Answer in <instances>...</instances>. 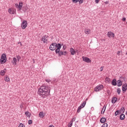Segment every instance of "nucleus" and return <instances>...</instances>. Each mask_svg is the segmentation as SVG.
Here are the masks:
<instances>
[{
    "label": "nucleus",
    "instance_id": "f257e3e1",
    "mask_svg": "<svg viewBox=\"0 0 127 127\" xmlns=\"http://www.w3.org/2000/svg\"><path fill=\"white\" fill-rule=\"evenodd\" d=\"M47 93H50V87L44 85L40 87L39 89V94L40 96H42L43 98H45Z\"/></svg>",
    "mask_w": 127,
    "mask_h": 127
},
{
    "label": "nucleus",
    "instance_id": "f03ea898",
    "mask_svg": "<svg viewBox=\"0 0 127 127\" xmlns=\"http://www.w3.org/2000/svg\"><path fill=\"white\" fill-rule=\"evenodd\" d=\"M6 62V55L5 54H2L1 56L0 63L1 64H4Z\"/></svg>",
    "mask_w": 127,
    "mask_h": 127
},
{
    "label": "nucleus",
    "instance_id": "7ed1b4c3",
    "mask_svg": "<svg viewBox=\"0 0 127 127\" xmlns=\"http://www.w3.org/2000/svg\"><path fill=\"white\" fill-rule=\"evenodd\" d=\"M86 103H87L86 101H83V103H81V105L78 107L77 109V113H80V112H81V109H83V108L86 106Z\"/></svg>",
    "mask_w": 127,
    "mask_h": 127
},
{
    "label": "nucleus",
    "instance_id": "20e7f679",
    "mask_svg": "<svg viewBox=\"0 0 127 127\" xmlns=\"http://www.w3.org/2000/svg\"><path fill=\"white\" fill-rule=\"evenodd\" d=\"M62 46L61 45V44H57V43H56V48H57V49H56L55 50L56 53L57 54L58 52H59V51H60V49H61Z\"/></svg>",
    "mask_w": 127,
    "mask_h": 127
},
{
    "label": "nucleus",
    "instance_id": "39448f33",
    "mask_svg": "<svg viewBox=\"0 0 127 127\" xmlns=\"http://www.w3.org/2000/svg\"><path fill=\"white\" fill-rule=\"evenodd\" d=\"M103 88H104V85H100L99 86H96L94 88V91L95 92H99V91H101V90H102V89H103Z\"/></svg>",
    "mask_w": 127,
    "mask_h": 127
},
{
    "label": "nucleus",
    "instance_id": "423d86ee",
    "mask_svg": "<svg viewBox=\"0 0 127 127\" xmlns=\"http://www.w3.org/2000/svg\"><path fill=\"white\" fill-rule=\"evenodd\" d=\"M50 49L52 51H53L56 49V43H53L50 46Z\"/></svg>",
    "mask_w": 127,
    "mask_h": 127
},
{
    "label": "nucleus",
    "instance_id": "0eeeda50",
    "mask_svg": "<svg viewBox=\"0 0 127 127\" xmlns=\"http://www.w3.org/2000/svg\"><path fill=\"white\" fill-rule=\"evenodd\" d=\"M26 26H27V21L23 20L21 24L22 29H25V28H26Z\"/></svg>",
    "mask_w": 127,
    "mask_h": 127
},
{
    "label": "nucleus",
    "instance_id": "6e6552de",
    "mask_svg": "<svg viewBox=\"0 0 127 127\" xmlns=\"http://www.w3.org/2000/svg\"><path fill=\"white\" fill-rule=\"evenodd\" d=\"M22 4H23L22 2L21 3L19 2V4L17 3H16L15 5L17 8H19V10H21V9H22Z\"/></svg>",
    "mask_w": 127,
    "mask_h": 127
},
{
    "label": "nucleus",
    "instance_id": "1a4fd4ad",
    "mask_svg": "<svg viewBox=\"0 0 127 127\" xmlns=\"http://www.w3.org/2000/svg\"><path fill=\"white\" fill-rule=\"evenodd\" d=\"M83 61L85 62H86V63H91V60L89 59V58H87L86 57H82Z\"/></svg>",
    "mask_w": 127,
    "mask_h": 127
},
{
    "label": "nucleus",
    "instance_id": "9d476101",
    "mask_svg": "<svg viewBox=\"0 0 127 127\" xmlns=\"http://www.w3.org/2000/svg\"><path fill=\"white\" fill-rule=\"evenodd\" d=\"M127 84L125 83L122 86V91H123V93L127 92Z\"/></svg>",
    "mask_w": 127,
    "mask_h": 127
},
{
    "label": "nucleus",
    "instance_id": "9b49d317",
    "mask_svg": "<svg viewBox=\"0 0 127 127\" xmlns=\"http://www.w3.org/2000/svg\"><path fill=\"white\" fill-rule=\"evenodd\" d=\"M107 35L108 36V37H110V38H111V37L112 38L115 37V34L112 32H108Z\"/></svg>",
    "mask_w": 127,
    "mask_h": 127
},
{
    "label": "nucleus",
    "instance_id": "f8f14e48",
    "mask_svg": "<svg viewBox=\"0 0 127 127\" xmlns=\"http://www.w3.org/2000/svg\"><path fill=\"white\" fill-rule=\"evenodd\" d=\"M57 53H58L60 56H61L62 55H66V54H67V52L65 51L63 52V51H59V52H57Z\"/></svg>",
    "mask_w": 127,
    "mask_h": 127
},
{
    "label": "nucleus",
    "instance_id": "ddd939ff",
    "mask_svg": "<svg viewBox=\"0 0 127 127\" xmlns=\"http://www.w3.org/2000/svg\"><path fill=\"white\" fill-rule=\"evenodd\" d=\"M42 41H43V43H47V37H46V35L43 36Z\"/></svg>",
    "mask_w": 127,
    "mask_h": 127
},
{
    "label": "nucleus",
    "instance_id": "4468645a",
    "mask_svg": "<svg viewBox=\"0 0 127 127\" xmlns=\"http://www.w3.org/2000/svg\"><path fill=\"white\" fill-rule=\"evenodd\" d=\"M70 52L71 53V55H75V54H76V51L74 50L73 48H71L70 49Z\"/></svg>",
    "mask_w": 127,
    "mask_h": 127
},
{
    "label": "nucleus",
    "instance_id": "2eb2a0df",
    "mask_svg": "<svg viewBox=\"0 0 127 127\" xmlns=\"http://www.w3.org/2000/svg\"><path fill=\"white\" fill-rule=\"evenodd\" d=\"M84 32L85 34H90V33H91V29L85 28L84 29Z\"/></svg>",
    "mask_w": 127,
    "mask_h": 127
},
{
    "label": "nucleus",
    "instance_id": "dca6fc26",
    "mask_svg": "<svg viewBox=\"0 0 127 127\" xmlns=\"http://www.w3.org/2000/svg\"><path fill=\"white\" fill-rule=\"evenodd\" d=\"M5 73H6V69L4 68V70H1L0 74L1 76H4Z\"/></svg>",
    "mask_w": 127,
    "mask_h": 127
},
{
    "label": "nucleus",
    "instance_id": "f3484780",
    "mask_svg": "<svg viewBox=\"0 0 127 127\" xmlns=\"http://www.w3.org/2000/svg\"><path fill=\"white\" fill-rule=\"evenodd\" d=\"M117 101H118V98L114 97L112 98L111 102H112V104H115L117 102Z\"/></svg>",
    "mask_w": 127,
    "mask_h": 127
},
{
    "label": "nucleus",
    "instance_id": "a211bd4d",
    "mask_svg": "<svg viewBox=\"0 0 127 127\" xmlns=\"http://www.w3.org/2000/svg\"><path fill=\"white\" fill-rule=\"evenodd\" d=\"M106 121H107V119H106L105 118H102L100 119V122L101 124H105V123H106Z\"/></svg>",
    "mask_w": 127,
    "mask_h": 127
},
{
    "label": "nucleus",
    "instance_id": "6ab92c4d",
    "mask_svg": "<svg viewBox=\"0 0 127 127\" xmlns=\"http://www.w3.org/2000/svg\"><path fill=\"white\" fill-rule=\"evenodd\" d=\"M16 62H17V60H16V58H13V60L12 61V63L13 65H16Z\"/></svg>",
    "mask_w": 127,
    "mask_h": 127
},
{
    "label": "nucleus",
    "instance_id": "aec40b11",
    "mask_svg": "<svg viewBox=\"0 0 127 127\" xmlns=\"http://www.w3.org/2000/svg\"><path fill=\"white\" fill-rule=\"evenodd\" d=\"M112 85L113 86H117V80L116 79H113L112 82Z\"/></svg>",
    "mask_w": 127,
    "mask_h": 127
},
{
    "label": "nucleus",
    "instance_id": "412c9836",
    "mask_svg": "<svg viewBox=\"0 0 127 127\" xmlns=\"http://www.w3.org/2000/svg\"><path fill=\"white\" fill-rule=\"evenodd\" d=\"M117 83H118V84L117 85L118 87H121L122 86V85H123V82L121 80H118L117 81Z\"/></svg>",
    "mask_w": 127,
    "mask_h": 127
},
{
    "label": "nucleus",
    "instance_id": "4be33fe9",
    "mask_svg": "<svg viewBox=\"0 0 127 127\" xmlns=\"http://www.w3.org/2000/svg\"><path fill=\"white\" fill-rule=\"evenodd\" d=\"M126 116H125L124 114H122L120 117V119L121 121H124V120H125V118Z\"/></svg>",
    "mask_w": 127,
    "mask_h": 127
},
{
    "label": "nucleus",
    "instance_id": "5701e85b",
    "mask_svg": "<svg viewBox=\"0 0 127 127\" xmlns=\"http://www.w3.org/2000/svg\"><path fill=\"white\" fill-rule=\"evenodd\" d=\"M8 11L9 12V13H10V14H14V10H11V9L9 8Z\"/></svg>",
    "mask_w": 127,
    "mask_h": 127
},
{
    "label": "nucleus",
    "instance_id": "b1692460",
    "mask_svg": "<svg viewBox=\"0 0 127 127\" xmlns=\"http://www.w3.org/2000/svg\"><path fill=\"white\" fill-rule=\"evenodd\" d=\"M125 107H122L120 110V111L119 112V114H122V113H125Z\"/></svg>",
    "mask_w": 127,
    "mask_h": 127
},
{
    "label": "nucleus",
    "instance_id": "393cba45",
    "mask_svg": "<svg viewBox=\"0 0 127 127\" xmlns=\"http://www.w3.org/2000/svg\"><path fill=\"white\" fill-rule=\"evenodd\" d=\"M26 117H27V118H30V115L31 114H29V112L28 111H27L25 113Z\"/></svg>",
    "mask_w": 127,
    "mask_h": 127
},
{
    "label": "nucleus",
    "instance_id": "a878e982",
    "mask_svg": "<svg viewBox=\"0 0 127 127\" xmlns=\"http://www.w3.org/2000/svg\"><path fill=\"white\" fill-rule=\"evenodd\" d=\"M5 82H9V77L8 76H6L4 78Z\"/></svg>",
    "mask_w": 127,
    "mask_h": 127
},
{
    "label": "nucleus",
    "instance_id": "bb28decb",
    "mask_svg": "<svg viewBox=\"0 0 127 127\" xmlns=\"http://www.w3.org/2000/svg\"><path fill=\"white\" fill-rule=\"evenodd\" d=\"M111 81V79L109 78L108 77H106L105 79V82L106 83H110V81Z\"/></svg>",
    "mask_w": 127,
    "mask_h": 127
},
{
    "label": "nucleus",
    "instance_id": "cd10ccee",
    "mask_svg": "<svg viewBox=\"0 0 127 127\" xmlns=\"http://www.w3.org/2000/svg\"><path fill=\"white\" fill-rule=\"evenodd\" d=\"M44 116L43 115V112H40L39 113V117L40 118H44Z\"/></svg>",
    "mask_w": 127,
    "mask_h": 127
},
{
    "label": "nucleus",
    "instance_id": "c85d7f7f",
    "mask_svg": "<svg viewBox=\"0 0 127 127\" xmlns=\"http://www.w3.org/2000/svg\"><path fill=\"white\" fill-rule=\"evenodd\" d=\"M16 58H17V59H16V60L18 62V61H19V60H20V59H21V57H20V56H16Z\"/></svg>",
    "mask_w": 127,
    "mask_h": 127
},
{
    "label": "nucleus",
    "instance_id": "c756f323",
    "mask_svg": "<svg viewBox=\"0 0 127 127\" xmlns=\"http://www.w3.org/2000/svg\"><path fill=\"white\" fill-rule=\"evenodd\" d=\"M85 0H79V4H82V3H83V2H84V1Z\"/></svg>",
    "mask_w": 127,
    "mask_h": 127
},
{
    "label": "nucleus",
    "instance_id": "7c9ffc66",
    "mask_svg": "<svg viewBox=\"0 0 127 127\" xmlns=\"http://www.w3.org/2000/svg\"><path fill=\"white\" fill-rule=\"evenodd\" d=\"M119 114H120V111L117 110V111L115 112V115L116 116H117V115H119Z\"/></svg>",
    "mask_w": 127,
    "mask_h": 127
},
{
    "label": "nucleus",
    "instance_id": "2f4dec72",
    "mask_svg": "<svg viewBox=\"0 0 127 127\" xmlns=\"http://www.w3.org/2000/svg\"><path fill=\"white\" fill-rule=\"evenodd\" d=\"M72 125H73V122L70 121V122L68 124V127H72Z\"/></svg>",
    "mask_w": 127,
    "mask_h": 127
},
{
    "label": "nucleus",
    "instance_id": "473e14b6",
    "mask_svg": "<svg viewBox=\"0 0 127 127\" xmlns=\"http://www.w3.org/2000/svg\"><path fill=\"white\" fill-rule=\"evenodd\" d=\"M79 0H72V2L73 3H77V2H79Z\"/></svg>",
    "mask_w": 127,
    "mask_h": 127
},
{
    "label": "nucleus",
    "instance_id": "72a5a7b5",
    "mask_svg": "<svg viewBox=\"0 0 127 127\" xmlns=\"http://www.w3.org/2000/svg\"><path fill=\"white\" fill-rule=\"evenodd\" d=\"M101 127H108V124L104 123Z\"/></svg>",
    "mask_w": 127,
    "mask_h": 127
},
{
    "label": "nucleus",
    "instance_id": "f704fd0d",
    "mask_svg": "<svg viewBox=\"0 0 127 127\" xmlns=\"http://www.w3.org/2000/svg\"><path fill=\"white\" fill-rule=\"evenodd\" d=\"M18 127H25V126L22 123H20Z\"/></svg>",
    "mask_w": 127,
    "mask_h": 127
},
{
    "label": "nucleus",
    "instance_id": "c9c22d12",
    "mask_svg": "<svg viewBox=\"0 0 127 127\" xmlns=\"http://www.w3.org/2000/svg\"><path fill=\"white\" fill-rule=\"evenodd\" d=\"M117 93L118 95H120L121 94V89L120 88L117 89Z\"/></svg>",
    "mask_w": 127,
    "mask_h": 127
},
{
    "label": "nucleus",
    "instance_id": "e433bc0d",
    "mask_svg": "<svg viewBox=\"0 0 127 127\" xmlns=\"http://www.w3.org/2000/svg\"><path fill=\"white\" fill-rule=\"evenodd\" d=\"M31 124H32V120H30L28 121V124L29 125H31Z\"/></svg>",
    "mask_w": 127,
    "mask_h": 127
},
{
    "label": "nucleus",
    "instance_id": "4c0bfd02",
    "mask_svg": "<svg viewBox=\"0 0 127 127\" xmlns=\"http://www.w3.org/2000/svg\"><path fill=\"white\" fill-rule=\"evenodd\" d=\"M100 71L101 72H102L103 70H104V66H101L100 68Z\"/></svg>",
    "mask_w": 127,
    "mask_h": 127
},
{
    "label": "nucleus",
    "instance_id": "58836bf2",
    "mask_svg": "<svg viewBox=\"0 0 127 127\" xmlns=\"http://www.w3.org/2000/svg\"><path fill=\"white\" fill-rule=\"evenodd\" d=\"M117 55H118V56H120V55H121V52L120 51H118L117 52Z\"/></svg>",
    "mask_w": 127,
    "mask_h": 127
},
{
    "label": "nucleus",
    "instance_id": "ea45409f",
    "mask_svg": "<svg viewBox=\"0 0 127 127\" xmlns=\"http://www.w3.org/2000/svg\"><path fill=\"white\" fill-rule=\"evenodd\" d=\"M95 1L96 3H99V1H100V0H95Z\"/></svg>",
    "mask_w": 127,
    "mask_h": 127
},
{
    "label": "nucleus",
    "instance_id": "a19ab883",
    "mask_svg": "<svg viewBox=\"0 0 127 127\" xmlns=\"http://www.w3.org/2000/svg\"><path fill=\"white\" fill-rule=\"evenodd\" d=\"M51 80L50 79H46V82H47L48 83H49V82H51Z\"/></svg>",
    "mask_w": 127,
    "mask_h": 127
},
{
    "label": "nucleus",
    "instance_id": "79ce46f5",
    "mask_svg": "<svg viewBox=\"0 0 127 127\" xmlns=\"http://www.w3.org/2000/svg\"><path fill=\"white\" fill-rule=\"evenodd\" d=\"M127 18H126V17H124L123 19H122V20L123 21H126Z\"/></svg>",
    "mask_w": 127,
    "mask_h": 127
},
{
    "label": "nucleus",
    "instance_id": "37998d69",
    "mask_svg": "<svg viewBox=\"0 0 127 127\" xmlns=\"http://www.w3.org/2000/svg\"><path fill=\"white\" fill-rule=\"evenodd\" d=\"M105 111H106V108H105L103 112V111L101 112V114H104L105 113Z\"/></svg>",
    "mask_w": 127,
    "mask_h": 127
},
{
    "label": "nucleus",
    "instance_id": "c03bdc74",
    "mask_svg": "<svg viewBox=\"0 0 127 127\" xmlns=\"http://www.w3.org/2000/svg\"><path fill=\"white\" fill-rule=\"evenodd\" d=\"M105 3H106V4H109V1H105Z\"/></svg>",
    "mask_w": 127,
    "mask_h": 127
},
{
    "label": "nucleus",
    "instance_id": "a18cd8bd",
    "mask_svg": "<svg viewBox=\"0 0 127 127\" xmlns=\"http://www.w3.org/2000/svg\"><path fill=\"white\" fill-rule=\"evenodd\" d=\"M63 49L64 50H65V49H66V47H65V46H63Z\"/></svg>",
    "mask_w": 127,
    "mask_h": 127
},
{
    "label": "nucleus",
    "instance_id": "49530a36",
    "mask_svg": "<svg viewBox=\"0 0 127 127\" xmlns=\"http://www.w3.org/2000/svg\"><path fill=\"white\" fill-rule=\"evenodd\" d=\"M33 63H35V62L34 61V59H33Z\"/></svg>",
    "mask_w": 127,
    "mask_h": 127
},
{
    "label": "nucleus",
    "instance_id": "de8ad7c7",
    "mask_svg": "<svg viewBox=\"0 0 127 127\" xmlns=\"http://www.w3.org/2000/svg\"><path fill=\"white\" fill-rule=\"evenodd\" d=\"M126 114L127 115V111L126 112Z\"/></svg>",
    "mask_w": 127,
    "mask_h": 127
},
{
    "label": "nucleus",
    "instance_id": "09e8293b",
    "mask_svg": "<svg viewBox=\"0 0 127 127\" xmlns=\"http://www.w3.org/2000/svg\"><path fill=\"white\" fill-rule=\"evenodd\" d=\"M126 55H127V52H126Z\"/></svg>",
    "mask_w": 127,
    "mask_h": 127
},
{
    "label": "nucleus",
    "instance_id": "8fccbe9b",
    "mask_svg": "<svg viewBox=\"0 0 127 127\" xmlns=\"http://www.w3.org/2000/svg\"><path fill=\"white\" fill-rule=\"evenodd\" d=\"M104 40L105 41V40Z\"/></svg>",
    "mask_w": 127,
    "mask_h": 127
},
{
    "label": "nucleus",
    "instance_id": "3c124183",
    "mask_svg": "<svg viewBox=\"0 0 127 127\" xmlns=\"http://www.w3.org/2000/svg\"><path fill=\"white\" fill-rule=\"evenodd\" d=\"M87 99H86V101H87Z\"/></svg>",
    "mask_w": 127,
    "mask_h": 127
}]
</instances>
